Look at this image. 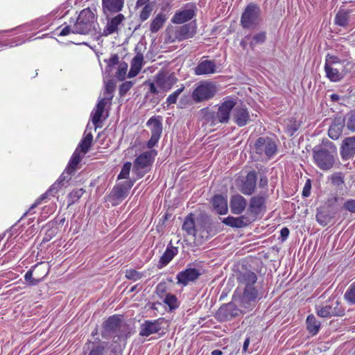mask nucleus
Segmentation results:
<instances>
[{
  "label": "nucleus",
  "instance_id": "56",
  "mask_svg": "<svg viewBox=\"0 0 355 355\" xmlns=\"http://www.w3.org/2000/svg\"><path fill=\"white\" fill-rule=\"evenodd\" d=\"M49 195V193L46 191L45 193H43L40 198H38L36 201L33 204V205L30 207L28 211L24 214V215H26L28 212H31L32 209L36 207L38 205H40L42 201L45 199L47 196Z\"/></svg>",
  "mask_w": 355,
  "mask_h": 355
},
{
  "label": "nucleus",
  "instance_id": "34",
  "mask_svg": "<svg viewBox=\"0 0 355 355\" xmlns=\"http://www.w3.org/2000/svg\"><path fill=\"white\" fill-rule=\"evenodd\" d=\"M167 17L164 13L157 14L151 21L150 24V31L151 33H157L162 28L166 22Z\"/></svg>",
  "mask_w": 355,
  "mask_h": 355
},
{
  "label": "nucleus",
  "instance_id": "52",
  "mask_svg": "<svg viewBox=\"0 0 355 355\" xmlns=\"http://www.w3.org/2000/svg\"><path fill=\"white\" fill-rule=\"evenodd\" d=\"M133 82L126 81L121 84L119 87V94L121 96L125 95L132 87Z\"/></svg>",
  "mask_w": 355,
  "mask_h": 355
},
{
  "label": "nucleus",
  "instance_id": "11",
  "mask_svg": "<svg viewBox=\"0 0 355 355\" xmlns=\"http://www.w3.org/2000/svg\"><path fill=\"white\" fill-rule=\"evenodd\" d=\"M134 181L130 180L116 184L110 195L112 205L121 202L128 195L129 191L132 187Z\"/></svg>",
  "mask_w": 355,
  "mask_h": 355
},
{
  "label": "nucleus",
  "instance_id": "46",
  "mask_svg": "<svg viewBox=\"0 0 355 355\" xmlns=\"http://www.w3.org/2000/svg\"><path fill=\"white\" fill-rule=\"evenodd\" d=\"M143 273L134 269H129L125 271V277L130 280L137 281L143 277Z\"/></svg>",
  "mask_w": 355,
  "mask_h": 355
},
{
  "label": "nucleus",
  "instance_id": "45",
  "mask_svg": "<svg viewBox=\"0 0 355 355\" xmlns=\"http://www.w3.org/2000/svg\"><path fill=\"white\" fill-rule=\"evenodd\" d=\"M348 21V15L345 12H338L335 17V22L340 26H345Z\"/></svg>",
  "mask_w": 355,
  "mask_h": 355
},
{
  "label": "nucleus",
  "instance_id": "36",
  "mask_svg": "<svg viewBox=\"0 0 355 355\" xmlns=\"http://www.w3.org/2000/svg\"><path fill=\"white\" fill-rule=\"evenodd\" d=\"M150 127L151 135L160 137L162 132V123L159 119L151 117L147 122Z\"/></svg>",
  "mask_w": 355,
  "mask_h": 355
},
{
  "label": "nucleus",
  "instance_id": "25",
  "mask_svg": "<svg viewBox=\"0 0 355 355\" xmlns=\"http://www.w3.org/2000/svg\"><path fill=\"white\" fill-rule=\"evenodd\" d=\"M178 253V248L173 246H168L160 257L157 264V268L161 269L168 265L173 257Z\"/></svg>",
  "mask_w": 355,
  "mask_h": 355
},
{
  "label": "nucleus",
  "instance_id": "26",
  "mask_svg": "<svg viewBox=\"0 0 355 355\" xmlns=\"http://www.w3.org/2000/svg\"><path fill=\"white\" fill-rule=\"evenodd\" d=\"M107 103V99L102 98L98 101L96 107L92 112V121L95 126V129L98 127V123L100 122L104 112L105 107Z\"/></svg>",
  "mask_w": 355,
  "mask_h": 355
},
{
  "label": "nucleus",
  "instance_id": "18",
  "mask_svg": "<svg viewBox=\"0 0 355 355\" xmlns=\"http://www.w3.org/2000/svg\"><path fill=\"white\" fill-rule=\"evenodd\" d=\"M247 200L239 194L234 195L230 201L231 212L234 214H241L246 208Z\"/></svg>",
  "mask_w": 355,
  "mask_h": 355
},
{
  "label": "nucleus",
  "instance_id": "2",
  "mask_svg": "<svg viewBox=\"0 0 355 355\" xmlns=\"http://www.w3.org/2000/svg\"><path fill=\"white\" fill-rule=\"evenodd\" d=\"M238 282L241 286H244L243 293L241 297V305L250 309L254 306L259 297L258 291L254 286L257 281V275L250 270L240 272L237 277Z\"/></svg>",
  "mask_w": 355,
  "mask_h": 355
},
{
  "label": "nucleus",
  "instance_id": "30",
  "mask_svg": "<svg viewBox=\"0 0 355 355\" xmlns=\"http://www.w3.org/2000/svg\"><path fill=\"white\" fill-rule=\"evenodd\" d=\"M195 15L194 10L186 9L176 12L173 17L172 21L174 24H181L191 20Z\"/></svg>",
  "mask_w": 355,
  "mask_h": 355
},
{
  "label": "nucleus",
  "instance_id": "10",
  "mask_svg": "<svg viewBox=\"0 0 355 355\" xmlns=\"http://www.w3.org/2000/svg\"><path fill=\"white\" fill-rule=\"evenodd\" d=\"M155 157L153 151H147L141 154L134 162L133 171L139 178H141L148 171Z\"/></svg>",
  "mask_w": 355,
  "mask_h": 355
},
{
  "label": "nucleus",
  "instance_id": "55",
  "mask_svg": "<svg viewBox=\"0 0 355 355\" xmlns=\"http://www.w3.org/2000/svg\"><path fill=\"white\" fill-rule=\"evenodd\" d=\"M24 279L26 282H29V284L31 285H36L39 282H40V279H34L33 278V271L32 270H28L26 272L25 275H24Z\"/></svg>",
  "mask_w": 355,
  "mask_h": 355
},
{
  "label": "nucleus",
  "instance_id": "49",
  "mask_svg": "<svg viewBox=\"0 0 355 355\" xmlns=\"http://www.w3.org/2000/svg\"><path fill=\"white\" fill-rule=\"evenodd\" d=\"M342 67L339 59L333 55H327L326 57L325 66Z\"/></svg>",
  "mask_w": 355,
  "mask_h": 355
},
{
  "label": "nucleus",
  "instance_id": "32",
  "mask_svg": "<svg viewBox=\"0 0 355 355\" xmlns=\"http://www.w3.org/2000/svg\"><path fill=\"white\" fill-rule=\"evenodd\" d=\"M342 67H334V66H324L327 77L333 82H337L340 80L344 73L340 71Z\"/></svg>",
  "mask_w": 355,
  "mask_h": 355
},
{
  "label": "nucleus",
  "instance_id": "22",
  "mask_svg": "<svg viewBox=\"0 0 355 355\" xmlns=\"http://www.w3.org/2000/svg\"><path fill=\"white\" fill-rule=\"evenodd\" d=\"M194 71L195 74L198 76L211 74L216 72V66L213 60H202L197 65Z\"/></svg>",
  "mask_w": 355,
  "mask_h": 355
},
{
  "label": "nucleus",
  "instance_id": "4",
  "mask_svg": "<svg viewBox=\"0 0 355 355\" xmlns=\"http://www.w3.org/2000/svg\"><path fill=\"white\" fill-rule=\"evenodd\" d=\"M235 105L236 102L233 99L228 98L221 103L217 112H210L208 108L202 109L200 112L206 121L210 122L212 125L219 123H227L230 120V112Z\"/></svg>",
  "mask_w": 355,
  "mask_h": 355
},
{
  "label": "nucleus",
  "instance_id": "12",
  "mask_svg": "<svg viewBox=\"0 0 355 355\" xmlns=\"http://www.w3.org/2000/svg\"><path fill=\"white\" fill-rule=\"evenodd\" d=\"M266 196L265 195H257L252 197L250 200L248 211L254 219L259 214L266 211Z\"/></svg>",
  "mask_w": 355,
  "mask_h": 355
},
{
  "label": "nucleus",
  "instance_id": "14",
  "mask_svg": "<svg viewBox=\"0 0 355 355\" xmlns=\"http://www.w3.org/2000/svg\"><path fill=\"white\" fill-rule=\"evenodd\" d=\"M164 322V318H159L154 320H145L140 325L139 335L144 337H148L151 334L158 333L162 329V324Z\"/></svg>",
  "mask_w": 355,
  "mask_h": 355
},
{
  "label": "nucleus",
  "instance_id": "33",
  "mask_svg": "<svg viewBox=\"0 0 355 355\" xmlns=\"http://www.w3.org/2000/svg\"><path fill=\"white\" fill-rule=\"evenodd\" d=\"M195 27L191 24H184L176 31V37L179 40L192 37L195 33Z\"/></svg>",
  "mask_w": 355,
  "mask_h": 355
},
{
  "label": "nucleus",
  "instance_id": "3",
  "mask_svg": "<svg viewBox=\"0 0 355 355\" xmlns=\"http://www.w3.org/2000/svg\"><path fill=\"white\" fill-rule=\"evenodd\" d=\"M337 156L335 144L328 139H323L320 146L313 149V157L317 166L323 171L333 168Z\"/></svg>",
  "mask_w": 355,
  "mask_h": 355
},
{
  "label": "nucleus",
  "instance_id": "15",
  "mask_svg": "<svg viewBox=\"0 0 355 355\" xmlns=\"http://www.w3.org/2000/svg\"><path fill=\"white\" fill-rule=\"evenodd\" d=\"M232 120L240 127L245 126L250 121L249 112L244 105H235L232 111Z\"/></svg>",
  "mask_w": 355,
  "mask_h": 355
},
{
  "label": "nucleus",
  "instance_id": "28",
  "mask_svg": "<svg viewBox=\"0 0 355 355\" xmlns=\"http://www.w3.org/2000/svg\"><path fill=\"white\" fill-rule=\"evenodd\" d=\"M214 209L220 215L227 214L228 207L227 200L221 195H216L212 199Z\"/></svg>",
  "mask_w": 355,
  "mask_h": 355
},
{
  "label": "nucleus",
  "instance_id": "35",
  "mask_svg": "<svg viewBox=\"0 0 355 355\" xmlns=\"http://www.w3.org/2000/svg\"><path fill=\"white\" fill-rule=\"evenodd\" d=\"M69 180V176L65 175V173H62L58 180L48 189L47 191L49 193V195L54 196Z\"/></svg>",
  "mask_w": 355,
  "mask_h": 355
},
{
  "label": "nucleus",
  "instance_id": "8",
  "mask_svg": "<svg viewBox=\"0 0 355 355\" xmlns=\"http://www.w3.org/2000/svg\"><path fill=\"white\" fill-rule=\"evenodd\" d=\"M217 92V88L211 82H201L193 90L192 98L196 103H200L212 98Z\"/></svg>",
  "mask_w": 355,
  "mask_h": 355
},
{
  "label": "nucleus",
  "instance_id": "7",
  "mask_svg": "<svg viewBox=\"0 0 355 355\" xmlns=\"http://www.w3.org/2000/svg\"><path fill=\"white\" fill-rule=\"evenodd\" d=\"M261 9L255 3H251L245 8L241 17V24L244 28L257 26L260 21Z\"/></svg>",
  "mask_w": 355,
  "mask_h": 355
},
{
  "label": "nucleus",
  "instance_id": "63",
  "mask_svg": "<svg viewBox=\"0 0 355 355\" xmlns=\"http://www.w3.org/2000/svg\"><path fill=\"white\" fill-rule=\"evenodd\" d=\"M150 0H137L136 3V8L144 7L146 5H151L149 3Z\"/></svg>",
  "mask_w": 355,
  "mask_h": 355
},
{
  "label": "nucleus",
  "instance_id": "44",
  "mask_svg": "<svg viewBox=\"0 0 355 355\" xmlns=\"http://www.w3.org/2000/svg\"><path fill=\"white\" fill-rule=\"evenodd\" d=\"M128 70V64L125 62L120 63L118 70L116 73V77L119 80H123L125 78Z\"/></svg>",
  "mask_w": 355,
  "mask_h": 355
},
{
  "label": "nucleus",
  "instance_id": "1",
  "mask_svg": "<svg viewBox=\"0 0 355 355\" xmlns=\"http://www.w3.org/2000/svg\"><path fill=\"white\" fill-rule=\"evenodd\" d=\"M129 326L122 317L116 315L109 317L102 325L101 336L104 338H112L113 342H125L130 336Z\"/></svg>",
  "mask_w": 355,
  "mask_h": 355
},
{
  "label": "nucleus",
  "instance_id": "54",
  "mask_svg": "<svg viewBox=\"0 0 355 355\" xmlns=\"http://www.w3.org/2000/svg\"><path fill=\"white\" fill-rule=\"evenodd\" d=\"M344 209L350 213L355 214V200L349 199L345 201L343 205Z\"/></svg>",
  "mask_w": 355,
  "mask_h": 355
},
{
  "label": "nucleus",
  "instance_id": "47",
  "mask_svg": "<svg viewBox=\"0 0 355 355\" xmlns=\"http://www.w3.org/2000/svg\"><path fill=\"white\" fill-rule=\"evenodd\" d=\"M184 89V87L182 85L180 88L173 92L171 94H170L168 98H166V103L168 105L174 104L176 103L178 97L179 95L183 92Z\"/></svg>",
  "mask_w": 355,
  "mask_h": 355
},
{
  "label": "nucleus",
  "instance_id": "31",
  "mask_svg": "<svg viewBox=\"0 0 355 355\" xmlns=\"http://www.w3.org/2000/svg\"><path fill=\"white\" fill-rule=\"evenodd\" d=\"M88 128L89 125L87 126L83 137L77 147L83 155L89 151L93 141V135L91 132H87Z\"/></svg>",
  "mask_w": 355,
  "mask_h": 355
},
{
  "label": "nucleus",
  "instance_id": "17",
  "mask_svg": "<svg viewBox=\"0 0 355 355\" xmlns=\"http://www.w3.org/2000/svg\"><path fill=\"white\" fill-rule=\"evenodd\" d=\"M253 220L254 218L243 215L239 217L227 216L223 219V223L232 227L241 228L246 227Z\"/></svg>",
  "mask_w": 355,
  "mask_h": 355
},
{
  "label": "nucleus",
  "instance_id": "19",
  "mask_svg": "<svg viewBox=\"0 0 355 355\" xmlns=\"http://www.w3.org/2000/svg\"><path fill=\"white\" fill-rule=\"evenodd\" d=\"M257 184V175L254 171L248 173L245 180L241 187L240 191L247 196L252 194L255 190Z\"/></svg>",
  "mask_w": 355,
  "mask_h": 355
},
{
  "label": "nucleus",
  "instance_id": "23",
  "mask_svg": "<svg viewBox=\"0 0 355 355\" xmlns=\"http://www.w3.org/2000/svg\"><path fill=\"white\" fill-rule=\"evenodd\" d=\"M80 150H78V148H76L74 153H73L68 165L63 173H65V175H69L71 178V175L74 174L77 165L80 162L83 157L80 155Z\"/></svg>",
  "mask_w": 355,
  "mask_h": 355
},
{
  "label": "nucleus",
  "instance_id": "50",
  "mask_svg": "<svg viewBox=\"0 0 355 355\" xmlns=\"http://www.w3.org/2000/svg\"><path fill=\"white\" fill-rule=\"evenodd\" d=\"M143 61H144L143 54L141 53H138L136 54V55L132 60L131 66L141 69L142 65H143Z\"/></svg>",
  "mask_w": 355,
  "mask_h": 355
},
{
  "label": "nucleus",
  "instance_id": "53",
  "mask_svg": "<svg viewBox=\"0 0 355 355\" xmlns=\"http://www.w3.org/2000/svg\"><path fill=\"white\" fill-rule=\"evenodd\" d=\"M83 189H73L70 193L69 197L71 198L72 202L78 200L84 193Z\"/></svg>",
  "mask_w": 355,
  "mask_h": 355
},
{
  "label": "nucleus",
  "instance_id": "6",
  "mask_svg": "<svg viewBox=\"0 0 355 355\" xmlns=\"http://www.w3.org/2000/svg\"><path fill=\"white\" fill-rule=\"evenodd\" d=\"M253 150L257 159L268 160L275 155L277 146L272 139L268 137H263L256 140Z\"/></svg>",
  "mask_w": 355,
  "mask_h": 355
},
{
  "label": "nucleus",
  "instance_id": "16",
  "mask_svg": "<svg viewBox=\"0 0 355 355\" xmlns=\"http://www.w3.org/2000/svg\"><path fill=\"white\" fill-rule=\"evenodd\" d=\"M200 276V272L198 270L192 268H187L177 275V283L185 286L188 285L189 282L196 281Z\"/></svg>",
  "mask_w": 355,
  "mask_h": 355
},
{
  "label": "nucleus",
  "instance_id": "40",
  "mask_svg": "<svg viewBox=\"0 0 355 355\" xmlns=\"http://www.w3.org/2000/svg\"><path fill=\"white\" fill-rule=\"evenodd\" d=\"M163 302L168 306L170 310L175 309L179 306L176 296L171 293L166 295Z\"/></svg>",
  "mask_w": 355,
  "mask_h": 355
},
{
  "label": "nucleus",
  "instance_id": "39",
  "mask_svg": "<svg viewBox=\"0 0 355 355\" xmlns=\"http://www.w3.org/2000/svg\"><path fill=\"white\" fill-rule=\"evenodd\" d=\"M107 343H101L98 344L89 343L87 344V349H90L89 355H103Z\"/></svg>",
  "mask_w": 355,
  "mask_h": 355
},
{
  "label": "nucleus",
  "instance_id": "5",
  "mask_svg": "<svg viewBox=\"0 0 355 355\" xmlns=\"http://www.w3.org/2000/svg\"><path fill=\"white\" fill-rule=\"evenodd\" d=\"M96 17L90 8L80 11L76 23L72 26L71 32L74 34L87 35L95 31Z\"/></svg>",
  "mask_w": 355,
  "mask_h": 355
},
{
  "label": "nucleus",
  "instance_id": "24",
  "mask_svg": "<svg viewBox=\"0 0 355 355\" xmlns=\"http://www.w3.org/2000/svg\"><path fill=\"white\" fill-rule=\"evenodd\" d=\"M182 230L185 231L188 235L196 237L199 229L196 225L194 214H189L185 217L182 225Z\"/></svg>",
  "mask_w": 355,
  "mask_h": 355
},
{
  "label": "nucleus",
  "instance_id": "58",
  "mask_svg": "<svg viewBox=\"0 0 355 355\" xmlns=\"http://www.w3.org/2000/svg\"><path fill=\"white\" fill-rule=\"evenodd\" d=\"M119 56L116 54L113 55L108 60H107V67H112L119 64Z\"/></svg>",
  "mask_w": 355,
  "mask_h": 355
},
{
  "label": "nucleus",
  "instance_id": "51",
  "mask_svg": "<svg viewBox=\"0 0 355 355\" xmlns=\"http://www.w3.org/2000/svg\"><path fill=\"white\" fill-rule=\"evenodd\" d=\"M331 180L334 185L340 186L344 182V175L342 173H335L331 175Z\"/></svg>",
  "mask_w": 355,
  "mask_h": 355
},
{
  "label": "nucleus",
  "instance_id": "48",
  "mask_svg": "<svg viewBox=\"0 0 355 355\" xmlns=\"http://www.w3.org/2000/svg\"><path fill=\"white\" fill-rule=\"evenodd\" d=\"M132 164L130 162H126L123 166L121 171L118 175V179H128L130 175Z\"/></svg>",
  "mask_w": 355,
  "mask_h": 355
},
{
  "label": "nucleus",
  "instance_id": "62",
  "mask_svg": "<svg viewBox=\"0 0 355 355\" xmlns=\"http://www.w3.org/2000/svg\"><path fill=\"white\" fill-rule=\"evenodd\" d=\"M281 236L282 240L287 239L289 234V230L287 227H283L280 231Z\"/></svg>",
  "mask_w": 355,
  "mask_h": 355
},
{
  "label": "nucleus",
  "instance_id": "21",
  "mask_svg": "<svg viewBox=\"0 0 355 355\" xmlns=\"http://www.w3.org/2000/svg\"><path fill=\"white\" fill-rule=\"evenodd\" d=\"M345 126V123L343 118H335L329 128V137L334 140L338 139L340 137Z\"/></svg>",
  "mask_w": 355,
  "mask_h": 355
},
{
  "label": "nucleus",
  "instance_id": "20",
  "mask_svg": "<svg viewBox=\"0 0 355 355\" xmlns=\"http://www.w3.org/2000/svg\"><path fill=\"white\" fill-rule=\"evenodd\" d=\"M340 155L343 159H348L355 155V137H349L343 141Z\"/></svg>",
  "mask_w": 355,
  "mask_h": 355
},
{
  "label": "nucleus",
  "instance_id": "57",
  "mask_svg": "<svg viewBox=\"0 0 355 355\" xmlns=\"http://www.w3.org/2000/svg\"><path fill=\"white\" fill-rule=\"evenodd\" d=\"M114 90V85L112 84V83H107L106 85H105V94H107L109 97L108 98H105L106 99H107V102L112 98V93Z\"/></svg>",
  "mask_w": 355,
  "mask_h": 355
},
{
  "label": "nucleus",
  "instance_id": "9",
  "mask_svg": "<svg viewBox=\"0 0 355 355\" xmlns=\"http://www.w3.org/2000/svg\"><path fill=\"white\" fill-rule=\"evenodd\" d=\"M315 311L318 316L321 318H331L333 316H343L345 314V309L341 306L338 300H329L324 305H316Z\"/></svg>",
  "mask_w": 355,
  "mask_h": 355
},
{
  "label": "nucleus",
  "instance_id": "27",
  "mask_svg": "<svg viewBox=\"0 0 355 355\" xmlns=\"http://www.w3.org/2000/svg\"><path fill=\"white\" fill-rule=\"evenodd\" d=\"M124 4V0H102L103 9L105 13L107 12H119Z\"/></svg>",
  "mask_w": 355,
  "mask_h": 355
},
{
  "label": "nucleus",
  "instance_id": "59",
  "mask_svg": "<svg viewBox=\"0 0 355 355\" xmlns=\"http://www.w3.org/2000/svg\"><path fill=\"white\" fill-rule=\"evenodd\" d=\"M159 138L160 137L151 135V137L147 144L148 147L149 148H152L153 147H154L158 142Z\"/></svg>",
  "mask_w": 355,
  "mask_h": 355
},
{
  "label": "nucleus",
  "instance_id": "29",
  "mask_svg": "<svg viewBox=\"0 0 355 355\" xmlns=\"http://www.w3.org/2000/svg\"><path fill=\"white\" fill-rule=\"evenodd\" d=\"M125 17L122 14H119L116 17L111 19L107 24L103 35H108L117 32L119 25L124 20Z\"/></svg>",
  "mask_w": 355,
  "mask_h": 355
},
{
  "label": "nucleus",
  "instance_id": "13",
  "mask_svg": "<svg viewBox=\"0 0 355 355\" xmlns=\"http://www.w3.org/2000/svg\"><path fill=\"white\" fill-rule=\"evenodd\" d=\"M177 81L174 73L160 72L155 77L156 85L164 92L170 90Z\"/></svg>",
  "mask_w": 355,
  "mask_h": 355
},
{
  "label": "nucleus",
  "instance_id": "38",
  "mask_svg": "<svg viewBox=\"0 0 355 355\" xmlns=\"http://www.w3.org/2000/svg\"><path fill=\"white\" fill-rule=\"evenodd\" d=\"M343 119L347 129L351 132H355V110L348 112Z\"/></svg>",
  "mask_w": 355,
  "mask_h": 355
},
{
  "label": "nucleus",
  "instance_id": "37",
  "mask_svg": "<svg viewBox=\"0 0 355 355\" xmlns=\"http://www.w3.org/2000/svg\"><path fill=\"white\" fill-rule=\"evenodd\" d=\"M307 329L312 335H316L320 328V322L318 321L314 315H309L306 318Z\"/></svg>",
  "mask_w": 355,
  "mask_h": 355
},
{
  "label": "nucleus",
  "instance_id": "43",
  "mask_svg": "<svg viewBox=\"0 0 355 355\" xmlns=\"http://www.w3.org/2000/svg\"><path fill=\"white\" fill-rule=\"evenodd\" d=\"M153 10V5H146L145 6H144L139 14V19L141 21H145L146 20H147L150 16Z\"/></svg>",
  "mask_w": 355,
  "mask_h": 355
},
{
  "label": "nucleus",
  "instance_id": "41",
  "mask_svg": "<svg viewBox=\"0 0 355 355\" xmlns=\"http://www.w3.org/2000/svg\"><path fill=\"white\" fill-rule=\"evenodd\" d=\"M344 297L349 304H355V282L349 286Z\"/></svg>",
  "mask_w": 355,
  "mask_h": 355
},
{
  "label": "nucleus",
  "instance_id": "42",
  "mask_svg": "<svg viewBox=\"0 0 355 355\" xmlns=\"http://www.w3.org/2000/svg\"><path fill=\"white\" fill-rule=\"evenodd\" d=\"M266 32H259L253 35L252 39L250 43V45L252 48H254L256 45L263 43L266 41Z\"/></svg>",
  "mask_w": 355,
  "mask_h": 355
},
{
  "label": "nucleus",
  "instance_id": "61",
  "mask_svg": "<svg viewBox=\"0 0 355 355\" xmlns=\"http://www.w3.org/2000/svg\"><path fill=\"white\" fill-rule=\"evenodd\" d=\"M71 29H72V27H71L70 26H67L62 29V31L59 33V35L60 36H65V35H69L71 33H72Z\"/></svg>",
  "mask_w": 355,
  "mask_h": 355
},
{
  "label": "nucleus",
  "instance_id": "64",
  "mask_svg": "<svg viewBox=\"0 0 355 355\" xmlns=\"http://www.w3.org/2000/svg\"><path fill=\"white\" fill-rule=\"evenodd\" d=\"M164 291H165V284H159L157 286L156 291H157V294H159V295L163 294L164 293Z\"/></svg>",
  "mask_w": 355,
  "mask_h": 355
},
{
  "label": "nucleus",
  "instance_id": "60",
  "mask_svg": "<svg viewBox=\"0 0 355 355\" xmlns=\"http://www.w3.org/2000/svg\"><path fill=\"white\" fill-rule=\"evenodd\" d=\"M141 69V68L131 66L130 69L128 74V77L133 78V77L136 76L139 73Z\"/></svg>",
  "mask_w": 355,
  "mask_h": 355
}]
</instances>
